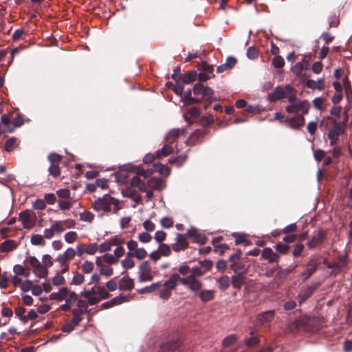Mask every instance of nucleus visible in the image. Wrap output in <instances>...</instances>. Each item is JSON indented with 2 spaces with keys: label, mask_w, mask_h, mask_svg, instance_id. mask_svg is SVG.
I'll list each match as a JSON object with an SVG mask.
<instances>
[{
  "label": "nucleus",
  "mask_w": 352,
  "mask_h": 352,
  "mask_svg": "<svg viewBox=\"0 0 352 352\" xmlns=\"http://www.w3.org/2000/svg\"><path fill=\"white\" fill-rule=\"evenodd\" d=\"M93 208L96 212H109L112 209L117 211L120 209L119 201L109 195H104L93 203Z\"/></svg>",
  "instance_id": "7ed1b4c3"
},
{
  "label": "nucleus",
  "mask_w": 352,
  "mask_h": 352,
  "mask_svg": "<svg viewBox=\"0 0 352 352\" xmlns=\"http://www.w3.org/2000/svg\"><path fill=\"white\" fill-rule=\"evenodd\" d=\"M120 168L122 170H126V171H128V172H136V175H138V170H140V171L143 170L142 169H140V168H136L135 166H134L131 164H124V165L120 166Z\"/></svg>",
  "instance_id": "5fc2aeb1"
},
{
  "label": "nucleus",
  "mask_w": 352,
  "mask_h": 352,
  "mask_svg": "<svg viewBox=\"0 0 352 352\" xmlns=\"http://www.w3.org/2000/svg\"><path fill=\"white\" fill-rule=\"evenodd\" d=\"M122 265L125 269H131L135 266V262L126 256V258L122 261Z\"/></svg>",
  "instance_id": "4d7b16f0"
},
{
  "label": "nucleus",
  "mask_w": 352,
  "mask_h": 352,
  "mask_svg": "<svg viewBox=\"0 0 352 352\" xmlns=\"http://www.w3.org/2000/svg\"><path fill=\"white\" fill-rule=\"evenodd\" d=\"M126 247L128 249L126 256L128 257H135L138 259L142 260L147 255L146 250L144 248H139L136 241L129 240L126 243Z\"/></svg>",
  "instance_id": "39448f33"
},
{
  "label": "nucleus",
  "mask_w": 352,
  "mask_h": 352,
  "mask_svg": "<svg viewBox=\"0 0 352 352\" xmlns=\"http://www.w3.org/2000/svg\"><path fill=\"white\" fill-rule=\"evenodd\" d=\"M285 64L284 59L280 56H276L272 59V65L276 68H280Z\"/></svg>",
  "instance_id": "a18cd8bd"
},
{
  "label": "nucleus",
  "mask_w": 352,
  "mask_h": 352,
  "mask_svg": "<svg viewBox=\"0 0 352 352\" xmlns=\"http://www.w3.org/2000/svg\"><path fill=\"white\" fill-rule=\"evenodd\" d=\"M343 87L345 90L346 97L349 102H352V89L346 79L343 81Z\"/></svg>",
  "instance_id": "e433bc0d"
},
{
  "label": "nucleus",
  "mask_w": 352,
  "mask_h": 352,
  "mask_svg": "<svg viewBox=\"0 0 352 352\" xmlns=\"http://www.w3.org/2000/svg\"><path fill=\"white\" fill-rule=\"evenodd\" d=\"M204 274V271L200 267H194L190 269V274L187 276L193 278L201 277Z\"/></svg>",
  "instance_id": "58836bf2"
},
{
  "label": "nucleus",
  "mask_w": 352,
  "mask_h": 352,
  "mask_svg": "<svg viewBox=\"0 0 352 352\" xmlns=\"http://www.w3.org/2000/svg\"><path fill=\"white\" fill-rule=\"evenodd\" d=\"M291 104L286 107V111L288 113H298L302 111L303 113H307L309 108V104L307 101H300L297 99L293 101H289Z\"/></svg>",
  "instance_id": "1a4fd4ad"
},
{
  "label": "nucleus",
  "mask_w": 352,
  "mask_h": 352,
  "mask_svg": "<svg viewBox=\"0 0 352 352\" xmlns=\"http://www.w3.org/2000/svg\"><path fill=\"white\" fill-rule=\"evenodd\" d=\"M80 219L82 221L91 222L94 219V214L89 211H85L80 214Z\"/></svg>",
  "instance_id": "ea45409f"
},
{
  "label": "nucleus",
  "mask_w": 352,
  "mask_h": 352,
  "mask_svg": "<svg viewBox=\"0 0 352 352\" xmlns=\"http://www.w3.org/2000/svg\"><path fill=\"white\" fill-rule=\"evenodd\" d=\"M236 338L234 335H230L225 338L223 340L224 346H230L235 343Z\"/></svg>",
  "instance_id": "09e8293b"
},
{
  "label": "nucleus",
  "mask_w": 352,
  "mask_h": 352,
  "mask_svg": "<svg viewBox=\"0 0 352 352\" xmlns=\"http://www.w3.org/2000/svg\"><path fill=\"white\" fill-rule=\"evenodd\" d=\"M85 280V277L81 274H74L71 284L75 285H81Z\"/></svg>",
  "instance_id": "de8ad7c7"
},
{
  "label": "nucleus",
  "mask_w": 352,
  "mask_h": 352,
  "mask_svg": "<svg viewBox=\"0 0 352 352\" xmlns=\"http://www.w3.org/2000/svg\"><path fill=\"white\" fill-rule=\"evenodd\" d=\"M182 100L186 104H191L198 102L197 100L191 97V90L188 89L182 96Z\"/></svg>",
  "instance_id": "c85d7f7f"
},
{
  "label": "nucleus",
  "mask_w": 352,
  "mask_h": 352,
  "mask_svg": "<svg viewBox=\"0 0 352 352\" xmlns=\"http://www.w3.org/2000/svg\"><path fill=\"white\" fill-rule=\"evenodd\" d=\"M160 286L161 282H157L151 285L150 286L141 289L139 292L140 294L151 293L160 289Z\"/></svg>",
  "instance_id": "cd10ccee"
},
{
  "label": "nucleus",
  "mask_w": 352,
  "mask_h": 352,
  "mask_svg": "<svg viewBox=\"0 0 352 352\" xmlns=\"http://www.w3.org/2000/svg\"><path fill=\"white\" fill-rule=\"evenodd\" d=\"M144 229L146 232H153L155 228V225L150 219H147L142 223Z\"/></svg>",
  "instance_id": "603ef678"
},
{
  "label": "nucleus",
  "mask_w": 352,
  "mask_h": 352,
  "mask_svg": "<svg viewBox=\"0 0 352 352\" xmlns=\"http://www.w3.org/2000/svg\"><path fill=\"white\" fill-rule=\"evenodd\" d=\"M154 168L162 175L168 176L170 174L169 168L165 165L157 164L154 166Z\"/></svg>",
  "instance_id": "c9c22d12"
},
{
  "label": "nucleus",
  "mask_w": 352,
  "mask_h": 352,
  "mask_svg": "<svg viewBox=\"0 0 352 352\" xmlns=\"http://www.w3.org/2000/svg\"><path fill=\"white\" fill-rule=\"evenodd\" d=\"M131 298L130 296H117L108 302H105L102 305L104 309H108L113 306L120 305L122 302H127Z\"/></svg>",
  "instance_id": "4468645a"
},
{
  "label": "nucleus",
  "mask_w": 352,
  "mask_h": 352,
  "mask_svg": "<svg viewBox=\"0 0 352 352\" xmlns=\"http://www.w3.org/2000/svg\"><path fill=\"white\" fill-rule=\"evenodd\" d=\"M246 54H247V56L250 59H255L256 58H257V56L258 55V50H256V48H254L253 47H250L247 50Z\"/></svg>",
  "instance_id": "6e6d98bb"
},
{
  "label": "nucleus",
  "mask_w": 352,
  "mask_h": 352,
  "mask_svg": "<svg viewBox=\"0 0 352 352\" xmlns=\"http://www.w3.org/2000/svg\"><path fill=\"white\" fill-rule=\"evenodd\" d=\"M13 271L15 275H22L25 278H28L30 275V272L25 270V269L22 265H14L13 267Z\"/></svg>",
  "instance_id": "473e14b6"
},
{
  "label": "nucleus",
  "mask_w": 352,
  "mask_h": 352,
  "mask_svg": "<svg viewBox=\"0 0 352 352\" xmlns=\"http://www.w3.org/2000/svg\"><path fill=\"white\" fill-rule=\"evenodd\" d=\"M78 296L74 292H70L68 290V296H67L65 301L67 304H72L77 300Z\"/></svg>",
  "instance_id": "e2e57ef3"
},
{
  "label": "nucleus",
  "mask_w": 352,
  "mask_h": 352,
  "mask_svg": "<svg viewBox=\"0 0 352 352\" xmlns=\"http://www.w3.org/2000/svg\"><path fill=\"white\" fill-rule=\"evenodd\" d=\"M322 241V234L321 233H318L315 234L312 239L308 241L307 245L309 248H314L318 244H320Z\"/></svg>",
  "instance_id": "393cba45"
},
{
  "label": "nucleus",
  "mask_w": 352,
  "mask_h": 352,
  "mask_svg": "<svg viewBox=\"0 0 352 352\" xmlns=\"http://www.w3.org/2000/svg\"><path fill=\"white\" fill-rule=\"evenodd\" d=\"M173 152V148L169 145H164L162 149L159 150L157 152V157L160 158L162 157H164L170 155Z\"/></svg>",
  "instance_id": "c756f323"
},
{
  "label": "nucleus",
  "mask_w": 352,
  "mask_h": 352,
  "mask_svg": "<svg viewBox=\"0 0 352 352\" xmlns=\"http://www.w3.org/2000/svg\"><path fill=\"white\" fill-rule=\"evenodd\" d=\"M138 238L143 243H149L152 239L151 235L146 232L140 233Z\"/></svg>",
  "instance_id": "79ce46f5"
},
{
  "label": "nucleus",
  "mask_w": 352,
  "mask_h": 352,
  "mask_svg": "<svg viewBox=\"0 0 352 352\" xmlns=\"http://www.w3.org/2000/svg\"><path fill=\"white\" fill-rule=\"evenodd\" d=\"M76 256V250L72 248H68L63 254L57 256L56 260L60 264H66Z\"/></svg>",
  "instance_id": "9d476101"
},
{
  "label": "nucleus",
  "mask_w": 352,
  "mask_h": 352,
  "mask_svg": "<svg viewBox=\"0 0 352 352\" xmlns=\"http://www.w3.org/2000/svg\"><path fill=\"white\" fill-rule=\"evenodd\" d=\"M72 206V202L70 201H58V207L62 210H69Z\"/></svg>",
  "instance_id": "774afa93"
},
{
  "label": "nucleus",
  "mask_w": 352,
  "mask_h": 352,
  "mask_svg": "<svg viewBox=\"0 0 352 352\" xmlns=\"http://www.w3.org/2000/svg\"><path fill=\"white\" fill-rule=\"evenodd\" d=\"M56 195L60 198L67 199L70 197V190L67 188L59 189L56 191Z\"/></svg>",
  "instance_id": "bf43d9fd"
},
{
  "label": "nucleus",
  "mask_w": 352,
  "mask_h": 352,
  "mask_svg": "<svg viewBox=\"0 0 352 352\" xmlns=\"http://www.w3.org/2000/svg\"><path fill=\"white\" fill-rule=\"evenodd\" d=\"M32 282L30 280H26L21 283L20 287L23 292H28L32 289Z\"/></svg>",
  "instance_id": "0e129e2a"
},
{
  "label": "nucleus",
  "mask_w": 352,
  "mask_h": 352,
  "mask_svg": "<svg viewBox=\"0 0 352 352\" xmlns=\"http://www.w3.org/2000/svg\"><path fill=\"white\" fill-rule=\"evenodd\" d=\"M262 257L267 260L270 263H275L278 261L279 256L274 252L270 248L263 249L262 252Z\"/></svg>",
  "instance_id": "f3484780"
},
{
  "label": "nucleus",
  "mask_w": 352,
  "mask_h": 352,
  "mask_svg": "<svg viewBox=\"0 0 352 352\" xmlns=\"http://www.w3.org/2000/svg\"><path fill=\"white\" fill-rule=\"evenodd\" d=\"M219 287L221 290L226 289L230 285V278L228 276H223L217 280Z\"/></svg>",
  "instance_id": "72a5a7b5"
},
{
  "label": "nucleus",
  "mask_w": 352,
  "mask_h": 352,
  "mask_svg": "<svg viewBox=\"0 0 352 352\" xmlns=\"http://www.w3.org/2000/svg\"><path fill=\"white\" fill-rule=\"evenodd\" d=\"M186 235L192 238L199 243H204V236L195 228L189 229Z\"/></svg>",
  "instance_id": "4be33fe9"
},
{
  "label": "nucleus",
  "mask_w": 352,
  "mask_h": 352,
  "mask_svg": "<svg viewBox=\"0 0 352 352\" xmlns=\"http://www.w3.org/2000/svg\"><path fill=\"white\" fill-rule=\"evenodd\" d=\"M179 281L195 294H198L203 286L202 283L199 280L192 276L180 277Z\"/></svg>",
  "instance_id": "423d86ee"
},
{
  "label": "nucleus",
  "mask_w": 352,
  "mask_h": 352,
  "mask_svg": "<svg viewBox=\"0 0 352 352\" xmlns=\"http://www.w3.org/2000/svg\"><path fill=\"white\" fill-rule=\"evenodd\" d=\"M31 243L34 245L44 246L45 241L44 236L40 234H34L31 237Z\"/></svg>",
  "instance_id": "bb28decb"
},
{
  "label": "nucleus",
  "mask_w": 352,
  "mask_h": 352,
  "mask_svg": "<svg viewBox=\"0 0 352 352\" xmlns=\"http://www.w3.org/2000/svg\"><path fill=\"white\" fill-rule=\"evenodd\" d=\"M195 295L198 296L202 302H206L214 298V292L212 289H201L198 294Z\"/></svg>",
  "instance_id": "6ab92c4d"
},
{
  "label": "nucleus",
  "mask_w": 352,
  "mask_h": 352,
  "mask_svg": "<svg viewBox=\"0 0 352 352\" xmlns=\"http://www.w3.org/2000/svg\"><path fill=\"white\" fill-rule=\"evenodd\" d=\"M52 229L54 230L55 233L60 234L65 231L64 228L60 221H53L52 226Z\"/></svg>",
  "instance_id": "8fccbe9b"
},
{
  "label": "nucleus",
  "mask_w": 352,
  "mask_h": 352,
  "mask_svg": "<svg viewBox=\"0 0 352 352\" xmlns=\"http://www.w3.org/2000/svg\"><path fill=\"white\" fill-rule=\"evenodd\" d=\"M186 235L178 234L176 238V243L173 245V250L175 252H179L185 250L188 247V243L186 239Z\"/></svg>",
  "instance_id": "dca6fc26"
},
{
  "label": "nucleus",
  "mask_w": 352,
  "mask_h": 352,
  "mask_svg": "<svg viewBox=\"0 0 352 352\" xmlns=\"http://www.w3.org/2000/svg\"><path fill=\"white\" fill-rule=\"evenodd\" d=\"M67 296L68 289L67 287H63L58 292L52 293L50 295V299L61 301L65 300Z\"/></svg>",
  "instance_id": "aec40b11"
},
{
  "label": "nucleus",
  "mask_w": 352,
  "mask_h": 352,
  "mask_svg": "<svg viewBox=\"0 0 352 352\" xmlns=\"http://www.w3.org/2000/svg\"><path fill=\"white\" fill-rule=\"evenodd\" d=\"M195 78H196V72H192L188 73L184 77L182 82L184 84H189V83L195 81Z\"/></svg>",
  "instance_id": "3c124183"
},
{
  "label": "nucleus",
  "mask_w": 352,
  "mask_h": 352,
  "mask_svg": "<svg viewBox=\"0 0 352 352\" xmlns=\"http://www.w3.org/2000/svg\"><path fill=\"white\" fill-rule=\"evenodd\" d=\"M180 133V130L178 129H171L168 133V134L166 135V136L165 137V140L166 141H168V140H170V138H177L179 136Z\"/></svg>",
  "instance_id": "69168bd1"
},
{
  "label": "nucleus",
  "mask_w": 352,
  "mask_h": 352,
  "mask_svg": "<svg viewBox=\"0 0 352 352\" xmlns=\"http://www.w3.org/2000/svg\"><path fill=\"white\" fill-rule=\"evenodd\" d=\"M244 283V277L242 274L234 275L232 278V284L236 289H240Z\"/></svg>",
  "instance_id": "a878e982"
},
{
  "label": "nucleus",
  "mask_w": 352,
  "mask_h": 352,
  "mask_svg": "<svg viewBox=\"0 0 352 352\" xmlns=\"http://www.w3.org/2000/svg\"><path fill=\"white\" fill-rule=\"evenodd\" d=\"M151 170H138V175L133 177L131 181L132 186L138 188L140 191L145 192L148 198L153 196V190H160L163 188V182L152 177Z\"/></svg>",
  "instance_id": "f257e3e1"
},
{
  "label": "nucleus",
  "mask_w": 352,
  "mask_h": 352,
  "mask_svg": "<svg viewBox=\"0 0 352 352\" xmlns=\"http://www.w3.org/2000/svg\"><path fill=\"white\" fill-rule=\"evenodd\" d=\"M82 314V311L80 309H75L73 311V318L72 320L71 323L74 326H77L80 322L82 320V318L80 315Z\"/></svg>",
  "instance_id": "f704fd0d"
},
{
  "label": "nucleus",
  "mask_w": 352,
  "mask_h": 352,
  "mask_svg": "<svg viewBox=\"0 0 352 352\" xmlns=\"http://www.w3.org/2000/svg\"><path fill=\"white\" fill-rule=\"evenodd\" d=\"M166 237V234L165 232L162 230H158L155 233L154 239L158 243H162V242L165 240Z\"/></svg>",
  "instance_id": "864d4df0"
},
{
  "label": "nucleus",
  "mask_w": 352,
  "mask_h": 352,
  "mask_svg": "<svg viewBox=\"0 0 352 352\" xmlns=\"http://www.w3.org/2000/svg\"><path fill=\"white\" fill-rule=\"evenodd\" d=\"M64 239L69 244L73 243L78 239V234L74 231L68 232L64 235Z\"/></svg>",
  "instance_id": "7c9ffc66"
},
{
  "label": "nucleus",
  "mask_w": 352,
  "mask_h": 352,
  "mask_svg": "<svg viewBox=\"0 0 352 352\" xmlns=\"http://www.w3.org/2000/svg\"><path fill=\"white\" fill-rule=\"evenodd\" d=\"M35 275L39 278H45L48 274V270L46 266L41 265L34 270Z\"/></svg>",
  "instance_id": "2f4dec72"
},
{
  "label": "nucleus",
  "mask_w": 352,
  "mask_h": 352,
  "mask_svg": "<svg viewBox=\"0 0 352 352\" xmlns=\"http://www.w3.org/2000/svg\"><path fill=\"white\" fill-rule=\"evenodd\" d=\"M98 249L96 243H89L85 248L86 253L90 255L94 254Z\"/></svg>",
  "instance_id": "052dcab7"
},
{
  "label": "nucleus",
  "mask_w": 352,
  "mask_h": 352,
  "mask_svg": "<svg viewBox=\"0 0 352 352\" xmlns=\"http://www.w3.org/2000/svg\"><path fill=\"white\" fill-rule=\"evenodd\" d=\"M16 141V140L15 138H11L8 139L6 142L5 149L7 151H9V152L11 151L14 148V145L15 144Z\"/></svg>",
  "instance_id": "338daca9"
},
{
  "label": "nucleus",
  "mask_w": 352,
  "mask_h": 352,
  "mask_svg": "<svg viewBox=\"0 0 352 352\" xmlns=\"http://www.w3.org/2000/svg\"><path fill=\"white\" fill-rule=\"evenodd\" d=\"M158 250L162 256H168L171 252L170 247L165 243H160Z\"/></svg>",
  "instance_id": "37998d69"
},
{
  "label": "nucleus",
  "mask_w": 352,
  "mask_h": 352,
  "mask_svg": "<svg viewBox=\"0 0 352 352\" xmlns=\"http://www.w3.org/2000/svg\"><path fill=\"white\" fill-rule=\"evenodd\" d=\"M285 87H277L274 93L272 95V99L274 100H280L285 98Z\"/></svg>",
  "instance_id": "b1692460"
},
{
  "label": "nucleus",
  "mask_w": 352,
  "mask_h": 352,
  "mask_svg": "<svg viewBox=\"0 0 352 352\" xmlns=\"http://www.w3.org/2000/svg\"><path fill=\"white\" fill-rule=\"evenodd\" d=\"M94 270V263L86 261L82 265V270L85 274H90Z\"/></svg>",
  "instance_id": "c03bdc74"
},
{
  "label": "nucleus",
  "mask_w": 352,
  "mask_h": 352,
  "mask_svg": "<svg viewBox=\"0 0 352 352\" xmlns=\"http://www.w3.org/2000/svg\"><path fill=\"white\" fill-rule=\"evenodd\" d=\"M274 314L273 311H265L257 317V322L259 324H263L265 322H268L272 320L274 318Z\"/></svg>",
  "instance_id": "412c9836"
},
{
  "label": "nucleus",
  "mask_w": 352,
  "mask_h": 352,
  "mask_svg": "<svg viewBox=\"0 0 352 352\" xmlns=\"http://www.w3.org/2000/svg\"><path fill=\"white\" fill-rule=\"evenodd\" d=\"M285 98H287L289 101L296 100L294 89L290 85L285 86Z\"/></svg>",
  "instance_id": "4c0bfd02"
},
{
  "label": "nucleus",
  "mask_w": 352,
  "mask_h": 352,
  "mask_svg": "<svg viewBox=\"0 0 352 352\" xmlns=\"http://www.w3.org/2000/svg\"><path fill=\"white\" fill-rule=\"evenodd\" d=\"M343 132V127L340 123H335L333 129L329 131L328 137L331 140V144L333 145L339 135Z\"/></svg>",
  "instance_id": "2eb2a0df"
},
{
  "label": "nucleus",
  "mask_w": 352,
  "mask_h": 352,
  "mask_svg": "<svg viewBox=\"0 0 352 352\" xmlns=\"http://www.w3.org/2000/svg\"><path fill=\"white\" fill-rule=\"evenodd\" d=\"M274 118L280 122H287L288 125L293 129L298 128L304 123V118L301 115H297L293 118H289L280 113L276 112L274 114Z\"/></svg>",
  "instance_id": "0eeeda50"
},
{
  "label": "nucleus",
  "mask_w": 352,
  "mask_h": 352,
  "mask_svg": "<svg viewBox=\"0 0 352 352\" xmlns=\"http://www.w3.org/2000/svg\"><path fill=\"white\" fill-rule=\"evenodd\" d=\"M52 283L55 286L62 285L65 283V278L60 274H57L52 278Z\"/></svg>",
  "instance_id": "49530a36"
},
{
  "label": "nucleus",
  "mask_w": 352,
  "mask_h": 352,
  "mask_svg": "<svg viewBox=\"0 0 352 352\" xmlns=\"http://www.w3.org/2000/svg\"><path fill=\"white\" fill-rule=\"evenodd\" d=\"M237 257L238 256L236 254H232L230 256V259L233 261V263L231 265V268L235 273H238V274H244L246 272V268L244 265L234 261V258Z\"/></svg>",
  "instance_id": "a211bd4d"
},
{
  "label": "nucleus",
  "mask_w": 352,
  "mask_h": 352,
  "mask_svg": "<svg viewBox=\"0 0 352 352\" xmlns=\"http://www.w3.org/2000/svg\"><path fill=\"white\" fill-rule=\"evenodd\" d=\"M160 223L161 226L164 228H170L173 226V219L168 217H163Z\"/></svg>",
  "instance_id": "a19ab883"
},
{
  "label": "nucleus",
  "mask_w": 352,
  "mask_h": 352,
  "mask_svg": "<svg viewBox=\"0 0 352 352\" xmlns=\"http://www.w3.org/2000/svg\"><path fill=\"white\" fill-rule=\"evenodd\" d=\"M153 275L151 267L148 261H144L139 265L138 279L140 282H148L152 280Z\"/></svg>",
  "instance_id": "6e6552de"
},
{
  "label": "nucleus",
  "mask_w": 352,
  "mask_h": 352,
  "mask_svg": "<svg viewBox=\"0 0 352 352\" xmlns=\"http://www.w3.org/2000/svg\"><path fill=\"white\" fill-rule=\"evenodd\" d=\"M19 220L25 228H31L34 224V219L29 211H23L19 214Z\"/></svg>",
  "instance_id": "ddd939ff"
},
{
  "label": "nucleus",
  "mask_w": 352,
  "mask_h": 352,
  "mask_svg": "<svg viewBox=\"0 0 352 352\" xmlns=\"http://www.w3.org/2000/svg\"><path fill=\"white\" fill-rule=\"evenodd\" d=\"M81 296L87 300L90 305H95L102 299L109 297L108 291L102 286H95L90 289H84L80 293Z\"/></svg>",
  "instance_id": "f03ea898"
},
{
  "label": "nucleus",
  "mask_w": 352,
  "mask_h": 352,
  "mask_svg": "<svg viewBox=\"0 0 352 352\" xmlns=\"http://www.w3.org/2000/svg\"><path fill=\"white\" fill-rule=\"evenodd\" d=\"M302 83L305 85L308 88L319 91L322 90L324 87V81L323 78L318 79L317 80L308 79L307 78H302L301 80Z\"/></svg>",
  "instance_id": "9b49d317"
},
{
  "label": "nucleus",
  "mask_w": 352,
  "mask_h": 352,
  "mask_svg": "<svg viewBox=\"0 0 352 352\" xmlns=\"http://www.w3.org/2000/svg\"><path fill=\"white\" fill-rule=\"evenodd\" d=\"M275 248L277 252H278L281 254H285L288 252L289 248V246L282 244V243H278Z\"/></svg>",
  "instance_id": "680f3d73"
},
{
  "label": "nucleus",
  "mask_w": 352,
  "mask_h": 352,
  "mask_svg": "<svg viewBox=\"0 0 352 352\" xmlns=\"http://www.w3.org/2000/svg\"><path fill=\"white\" fill-rule=\"evenodd\" d=\"M1 124L2 133H12L14 131V127L12 126V121L11 120V115L10 113H6L1 116Z\"/></svg>",
  "instance_id": "f8f14e48"
},
{
  "label": "nucleus",
  "mask_w": 352,
  "mask_h": 352,
  "mask_svg": "<svg viewBox=\"0 0 352 352\" xmlns=\"http://www.w3.org/2000/svg\"><path fill=\"white\" fill-rule=\"evenodd\" d=\"M133 287V281L129 277H123L119 282V288L120 289L129 290Z\"/></svg>",
  "instance_id": "5701e85b"
},
{
  "label": "nucleus",
  "mask_w": 352,
  "mask_h": 352,
  "mask_svg": "<svg viewBox=\"0 0 352 352\" xmlns=\"http://www.w3.org/2000/svg\"><path fill=\"white\" fill-rule=\"evenodd\" d=\"M179 279L180 276L175 273L171 274L169 278L164 283H161V286L157 289L160 298L167 300L170 296L171 291L177 287Z\"/></svg>",
  "instance_id": "20e7f679"
},
{
  "label": "nucleus",
  "mask_w": 352,
  "mask_h": 352,
  "mask_svg": "<svg viewBox=\"0 0 352 352\" xmlns=\"http://www.w3.org/2000/svg\"><path fill=\"white\" fill-rule=\"evenodd\" d=\"M49 171L52 175L54 177H57L60 175V170L57 164H52L50 167L49 168Z\"/></svg>",
  "instance_id": "13d9d810"
}]
</instances>
